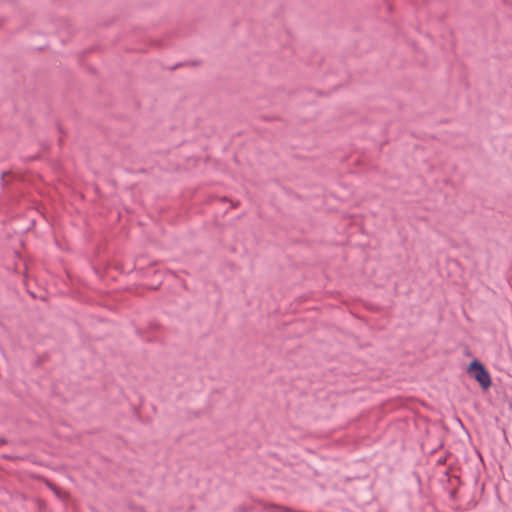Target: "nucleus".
Segmentation results:
<instances>
[{
    "mask_svg": "<svg viewBox=\"0 0 512 512\" xmlns=\"http://www.w3.org/2000/svg\"><path fill=\"white\" fill-rule=\"evenodd\" d=\"M468 373L480 384L483 389H487L491 386L490 375L480 362H471L468 367Z\"/></svg>",
    "mask_w": 512,
    "mask_h": 512,
    "instance_id": "f257e3e1",
    "label": "nucleus"
}]
</instances>
